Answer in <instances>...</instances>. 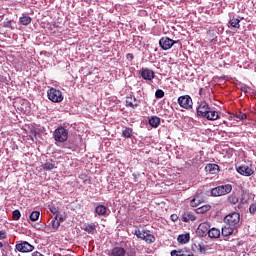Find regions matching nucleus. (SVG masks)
<instances>
[{
	"label": "nucleus",
	"mask_w": 256,
	"mask_h": 256,
	"mask_svg": "<svg viewBox=\"0 0 256 256\" xmlns=\"http://www.w3.org/2000/svg\"><path fill=\"white\" fill-rule=\"evenodd\" d=\"M224 223L229 225V227H233L237 229L241 223V214L239 212H233L224 217Z\"/></svg>",
	"instance_id": "obj_1"
},
{
	"label": "nucleus",
	"mask_w": 256,
	"mask_h": 256,
	"mask_svg": "<svg viewBox=\"0 0 256 256\" xmlns=\"http://www.w3.org/2000/svg\"><path fill=\"white\" fill-rule=\"evenodd\" d=\"M233 191V186L231 184L221 185L211 189L212 197H222V195H229Z\"/></svg>",
	"instance_id": "obj_2"
},
{
	"label": "nucleus",
	"mask_w": 256,
	"mask_h": 256,
	"mask_svg": "<svg viewBox=\"0 0 256 256\" xmlns=\"http://www.w3.org/2000/svg\"><path fill=\"white\" fill-rule=\"evenodd\" d=\"M53 138L58 143H65V141H67V139H69V130L65 129L64 127H58L53 132Z\"/></svg>",
	"instance_id": "obj_3"
},
{
	"label": "nucleus",
	"mask_w": 256,
	"mask_h": 256,
	"mask_svg": "<svg viewBox=\"0 0 256 256\" xmlns=\"http://www.w3.org/2000/svg\"><path fill=\"white\" fill-rule=\"evenodd\" d=\"M48 99L52 101V103H61L63 101V93L61 90H57L55 88H50L47 91Z\"/></svg>",
	"instance_id": "obj_4"
},
{
	"label": "nucleus",
	"mask_w": 256,
	"mask_h": 256,
	"mask_svg": "<svg viewBox=\"0 0 256 256\" xmlns=\"http://www.w3.org/2000/svg\"><path fill=\"white\" fill-rule=\"evenodd\" d=\"M178 105L182 107V109H193V99L189 95H183L178 97Z\"/></svg>",
	"instance_id": "obj_5"
},
{
	"label": "nucleus",
	"mask_w": 256,
	"mask_h": 256,
	"mask_svg": "<svg viewBox=\"0 0 256 256\" xmlns=\"http://www.w3.org/2000/svg\"><path fill=\"white\" fill-rule=\"evenodd\" d=\"M178 41H175L169 37H162L159 41L160 47L163 49V51H169L171 47H173Z\"/></svg>",
	"instance_id": "obj_6"
},
{
	"label": "nucleus",
	"mask_w": 256,
	"mask_h": 256,
	"mask_svg": "<svg viewBox=\"0 0 256 256\" xmlns=\"http://www.w3.org/2000/svg\"><path fill=\"white\" fill-rule=\"evenodd\" d=\"M16 249L19 251V253H31L35 250V246L31 245L27 241H24L16 244Z\"/></svg>",
	"instance_id": "obj_7"
},
{
	"label": "nucleus",
	"mask_w": 256,
	"mask_h": 256,
	"mask_svg": "<svg viewBox=\"0 0 256 256\" xmlns=\"http://www.w3.org/2000/svg\"><path fill=\"white\" fill-rule=\"evenodd\" d=\"M211 107H209V104L205 101L200 102L199 106L197 107V116L198 117H207V114L209 113V110Z\"/></svg>",
	"instance_id": "obj_8"
},
{
	"label": "nucleus",
	"mask_w": 256,
	"mask_h": 256,
	"mask_svg": "<svg viewBox=\"0 0 256 256\" xmlns=\"http://www.w3.org/2000/svg\"><path fill=\"white\" fill-rule=\"evenodd\" d=\"M138 75L141 76L145 81H151L155 79V71L149 68H141Z\"/></svg>",
	"instance_id": "obj_9"
},
{
	"label": "nucleus",
	"mask_w": 256,
	"mask_h": 256,
	"mask_svg": "<svg viewBox=\"0 0 256 256\" xmlns=\"http://www.w3.org/2000/svg\"><path fill=\"white\" fill-rule=\"evenodd\" d=\"M126 107H130V109H137L141 105V100L135 98V96H127L126 100Z\"/></svg>",
	"instance_id": "obj_10"
},
{
	"label": "nucleus",
	"mask_w": 256,
	"mask_h": 256,
	"mask_svg": "<svg viewBox=\"0 0 256 256\" xmlns=\"http://www.w3.org/2000/svg\"><path fill=\"white\" fill-rule=\"evenodd\" d=\"M201 203H205V196L203 195V192H197L194 195V199L190 200V206L199 207Z\"/></svg>",
	"instance_id": "obj_11"
},
{
	"label": "nucleus",
	"mask_w": 256,
	"mask_h": 256,
	"mask_svg": "<svg viewBox=\"0 0 256 256\" xmlns=\"http://www.w3.org/2000/svg\"><path fill=\"white\" fill-rule=\"evenodd\" d=\"M237 173L240 175H243L244 177H251L253 175L254 171L247 165H241L236 169Z\"/></svg>",
	"instance_id": "obj_12"
},
{
	"label": "nucleus",
	"mask_w": 256,
	"mask_h": 256,
	"mask_svg": "<svg viewBox=\"0 0 256 256\" xmlns=\"http://www.w3.org/2000/svg\"><path fill=\"white\" fill-rule=\"evenodd\" d=\"M171 256H195V254H193L190 249L182 248L178 250H172Z\"/></svg>",
	"instance_id": "obj_13"
},
{
	"label": "nucleus",
	"mask_w": 256,
	"mask_h": 256,
	"mask_svg": "<svg viewBox=\"0 0 256 256\" xmlns=\"http://www.w3.org/2000/svg\"><path fill=\"white\" fill-rule=\"evenodd\" d=\"M127 255V250L125 248L116 246L111 249L110 256H125Z\"/></svg>",
	"instance_id": "obj_14"
},
{
	"label": "nucleus",
	"mask_w": 256,
	"mask_h": 256,
	"mask_svg": "<svg viewBox=\"0 0 256 256\" xmlns=\"http://www.w3.org/2000/svg\"><path fill=\"white\" fill-rule=\"evenodd\" d=\"M197 218L193 212L186 211L182 214V221L184 223H189V221H195Z\"/></svg>",
	"instance_id": "obj_15"
},
{
	"label": "nucleus",
	"mask_w": 256,
	"mask_h": 256,
	"mask_svg": "<svg viewBox=\"0 0 256 256\" xmlns=\"http://www.w3.org/2000/svg\"><path fill=\"white\" fill-rule=\"evenodd\" d=\"M210 229H211V226H209V223L207 222L201 223L198 226V232L202 233V235H209Z\"/></svg>",
	"instance_id": "obj_16"
},
{
	"label": "nucleus",
	"mask_w": 256,
	"mask_h": 256,
	"mask_svg": "<svg viewBox=\"0 0 256 256\" xmlns=\"http://www.w3.org/2000/svg\"><path fill=\"white\" fill-rule=\"evenodd\" d=\"M83 230L86 231L89 235H95V231H97V226L94 223L84 224Z\"/></svg>",
	"instance_id": "obj_17"
},
{
	"label": "nucleus",
	"mask_w": 256,
	"mask_h": 256,
	"mask_svg": "<svg viewBox=\"0 0 256 256\" xmlns=\"http://www.w3.org/2000/svg\"><path fill=\"white\" fill-rule=\"evenodd\" d=\"M204 119H207L208 121H217V119H219V112L211 110L210 108V110H208V114Z\"/></svg>",
	"instance_id": "obj_18"
},
{
	"label": "nucleus",
	"mask_w": 256,
	"mask_h": 256,
	"mask_svg": "<svg viewBox=\"0 0 256 256\" xmlns=\"http://www.w3.org/2000/svg\"><path fill=\"white\" fill-rule=\"evenodd\" d=\"M148 123L150 126L154 127V129H157L161 125V118L157 116H151L148 120Z\"/></svg>",
	"instance_id": "obj_19"
},
{
	"label": "nucleus",
	"mask_w": 256,
	"mask_h": 256,
	"mask_svg": "<svg viewBox=\"0 0 256 256\" xmlns=\"http://www.w3.org/2000/svg\"><path fill=\"white\" fill-rule=\"evenodd\" d=\"M205 170L208 171L211 175H217L219 173V165L217 164H208L205 167Z\"/></svg>",
	"instance_id": "obj_20"
},
{
	"label": "nucleus",
	"mask_w": 256,
	"mask_h": 256,
	"mask_svg": "<svg viewBox=\"0 0 256 256\" xmlns=\"http://www.w3.org/2000/svg\"><path fill=\"white\" fill-rule=\"evenodd\" d=\"M61 223H63V217H61L60 215H56L55 218L52 220V229H55V231H57V229L61 227Z\"/></svg>",
	"instance_id": "obj_21"
},
{
	"label": "nucleus",
	"mask_w": 256,
	"mask_h": 256,
	"mask_svg": "<svg viewBox=\"0 0 256 256\" xmlns=\"http://www.w3.org/2000/svg\"><path fill=\"white\" fill-rule=\"evenodd\" d=\"M178 243H181L182 245H185L191 241V235L189 233L181 234L177 238Z\"/></svg>",
	"instance_id": "obj_22"
},
{
	"label": "nucleus",
	"mask_w": 256,
	"mask_h": 256,
	"mask_svg": "<svg viewBox=\"0 0 256 256\" xmlns=\"http://www.w3.org/2000/svg\"><path fill=\"white\" fill-rule=\"evenodd\" d=\"M208 236L210 239H219V237H221V230L217 228H210Z\"/></svg>",
	"instance_id": "obj_23"
},
{
	"label": "nucleus",
	"mask_w": 256,
	"mask_h": 256,
	"mask_svg": "<svg viewBox=\"0 0 256 256\" xmlns=\"http://www.w3.org/2000/svg\"><path fill=\"white\" fill-rule=\"evenodd\" d=\"M231 119H237V121H245L247 119V114L238 111L236 113L230 114Z\"/></svg>",
	"instance_id": "obj_24"
},
{
	"label": "nucleus",
	"mask_w": 256,
	"mask_h": 256,
	"mask_svg": "<svg viewBox=\"0 0 256 256\" xmlns=\"http://www.w3.org/2000/svg\"><path fill=\"white\" fill-rule=\"evenodd\" d=\"M41 167L44 171H53L55 169V162L53 160H47Z\"/></svg>",
	"instance_id": "obj_25"
},
{
	"label": "nucleus",
	"mask_w": 256,
	"mask_h": 256,
	"mask_svg": "<svg viewBox=\"0 0 256 256\" xmlns=\"http://www.w3.org/2000/svg\"><path fill=\"white\" fill-rule=\"evenodd\" d=\"M241 19L239 17H235L233 16L232 18H230L229 21V25H231V27H234V29H239V27H241Z\"/></svg>",
	"instance_id": "obj_26"
},
{
	"label": "nucleus",
	"mask_w": 256,
	"mask_h": 256,
	"mask_svg": "<svg viewBox=\"0 0 256 256\" xmlns=\"http://www.w3.org/2000/svg\"><path fill=\"white\" fill-rule=\"evenodd\" d=\"M95 213H97V215H101L102 217H105V215H107V207L105 205H98L95 208Z\"/></svg>",
	"instance_id": "obj_27"
},
{
	"label": "nucleus",
	"mask_w": 256,
	"mask_h": 256,
	"mask_svg": "<svg viewBox=\"0 0 256 256\" xmlns=\"http://www.w3.org/2000/svg\"><path fill=\"white\" fill-rule=\"evenodd\" d=\"M207 211H211V205L209 204H205L196 209V213H198V215H203L204 213H207Z\"/></svg>",
	"instance_id": "obj_28"
},
{
	"label": "nucleus",
	"mask_w": 256,
	"mask_h": 256,
	"mask_svg": "<svg viewBox=\"0 0 256 256\" xmlns=\"http://www.w3.org/2000/svg\"><path fill=\"white\" fill-rule=\"evenodd\" d=\"M233 227H224L222 228L221 235L222 237H229L230 235H233Z\"/></svg>",
	"instance_id": "obj_29"
},
{
	"label": "nucleus",
	"mask_w": 256,
	"mask_h": 256,
	"mask_svg": "<svg viewBox=\"0 0 256 256\" xmlns=\"http://www.w3.org/2000/svg\"><path fill=\"white\" fill-rule=\"evenodd\" d=\"M122 136L125 137V139H131V137L133 136V128H125L122 131Z\"/></svg>",
	"instance_id": "obj_30"
},
{
	"label": "nucleus",
	"mask_w": 256,
	"mask_h": 256,
	"mask_svg": "<svg viewBox=\"0 0 256 256\" xmlns=\"http://www.w3.org/2000/svg\"><path fill=\"white\" fill-rule=\"evenodd\" d=\"M19 21H20L21 25L27 26V25H31L32 19L29 16H22L19 18Z\"/></svg>",
	"instance_id": "obj_31"
},
{
	"label": "nucleus",
	"mask_w": 256,
	"mask_h": 256,
	"mask_svg": "<svg viewBox=\"0 0 256 256\" xmlns=\"http://www.w3.org/2000/svg\"><path fill=\"white\" fill-rule=\"evenodd\" d=\"M228 202H230L231 205H237L239 203V197H237L236 194H231L228 196Z\"/></svg>",
	"instance_id": "obj_32"
},
{
	"label": "nucleus",
	"mask_w": 256,
	"mask_h": 256,
	"mask_svg": "<svg viewBox=\"0 0 256 256\" xmlns=\"http://www.w3.org/2000/svg\"><path fill=\"white\" fill-rule=\"evenodd\" d=\"M41 215V213L39 211H33L30 214V221H39V216Z\"/></svg>",
	"instance_id": "obj_33"
},
{
	"label": "nucleus",
	"mask_w": 256,
	"mask_h": 256,
	"mask_svg": "<svg viewBox=\"0 0 256 256\" xmlns=\"http://www.w3.org/2000/svg\"><path fill=\"white\" fill-rule=\"evenodd\" d=\"M144 241L149 244L155 243V236L153 234H145Z\"/></svg>",
	"instance_id": "obj_34"
},
{
	"label": "nucleus",
	"mask_w": 256,
	"mask_h": 256,
	"mask_svg": "<svg viewBox=\"0 0 256 256\" xmlns=\"http://www.w3.org/2000/svg\"><path fill=\"white\" fill-rule=\"evenodd\" d=\"M12 219H13V221H19V219H21V211H19V210H14L13 212H12Z\"/></svg>",
	"instance_id": "obj_35"
},
{
	"label": "nucleus",
	"mask_w": 256,
	"mask_h": 256,
	"mask_svg": "<svg viewBox=\"0 0 256 256\" xmlns=\"http://www.w3.org/2000/svg\"><path fill=\"white\" fill-rule=\"evenodd\" d=\"M249 201V194L247 192H243L240 198V202L242 205H245Z\"/></svg>",
	"instance_id": "obj_36"
},
{
	"label": "nucleus",
	"mask_w": 256,
	"mask_h": 256,
	"mask_svg": "<svg viewBox=\"0 0 256 256\" xmlns=\"http://www.w3.org/2000/svg\"><path fill=\"white\" fill-rule=\"evenodd\" d=\"M134 235H136V237H137L138 239H142V241H144L146 234H145V232H144V233L141 232L140 229H136V230L134 231Z\"/></svg>",
	"instance_id": "obj_37"
},
{
	"label": "nucleus",
	"mask_w": 256,
	"mask_h": 256,
	"mask_svg": "<svg viewBox=\"0 0 256 256\" xmlns=\"http://www.w3.org/2000/svg\"><path fill=\"white\" fill-rule=\"evenodd\" d=\"M156 99H163L165 97V92L161 89L156 90L155 92Z\"/></svg>",
	"instance_id": "obj_38"
},
{
	"label": "nucleus",
	"mask_w": 256,
	"mask_h": 256,
	"mask_svg": "<svg viewBox=\"0 0 256 256\" xmlns=\"http://www.w3.org/2000/svg\"><path fill=\"white\" fill-rule=\"evenodd\" d=\"M249 212L251 213V215H255V213H256V203H252L250 205Z\"/></svg>",
	"instance_id": "obj_39"
},
{
	"label": "nucleus",
	"mask_w": 256,
	"mask_h": 256,
	"mask_svg": "<svg viewBox=\"0 0 256 256\" xmlns=\"http://www.w3.org/2000/svg\"><path fill=\"white\" fill-rule=\"evenodd\" d=\"M50 213L57 216V215H59V209H57L56 207H51Z\"/></svg>",
	"instance_id": "obj_40"
},
{
	"label": "nucleus",
	"mask_w": 256,
	"mask_h": 256,
	"mask_svg": "<svg viewBox=\"0 0 256 256\" xmlns=\"http://www.w3.org/2000/svg\"><path fill=\"white\" fill-rule=\"evenodd\" d=\"M7 239V232L0 230V240Z\"/></svg>",
	"instance_id": "obj_41"
},
{
	"label": "nucleus",
	"mask_w": 256,
	"mask_h": 256,
	"mask_svg": "<svg viewBox=\"0 0 256 256\" xmlns=\"http://www.w3.org/2000/svg\"><path fill=\"white\" fill-rule=\"evenodd\" d=\"M126 59H128V61H133V59H134L133 54L132 53L126 54Z\"/></svg>",
	"instance_id": "obj_42"
},
{
	"label": "nucleus",
	"mask_w": 256,
	"mask_h": 256,
	"mask_svg": "<svg viewBox=\"0 0 256 256\" xmlns=\"http://www.w3.org/2000/svg\"><path fill=\"white\" fill-rule=\"evenodd\" d=\"M199 95H200V97H203L205 95V89L204 88L199 89Z\"/></svg>",
	"instance_id": "obj_43"
},
{
	"label": "nucleus",
	"mask_w": 256,
	"mask_h": 256,
	"mask_svg": "<svg viewBox=\"0 0 256 256\" xmlns=\"http://www.w3.org/2000/svg\"><path fill=\"white\" fill-rule=\"evenodd\" d=\"M198 251L199 253H203V251H205V248H203V246H201V244H198Z\"/></svg>",
	"instance_id": "obj_44"
},
{
	"label": "nucleus",
	"mask_w": 256,
	"mask_h": 256,
	"mask_svg": "<svg viewBox=\"0 0 256 256\" xmlns=\"http://www.w3.org/2000/svg\"><path fill=\"white\" fill-rule=\"evenodd\" d=\"M171 219H172V221H177V219H179V217H177V215H171Z\"/></svg>",
	"instance_id": "obj_45"
},
{
	"label": "nucleus",
	"mask_w": 256,
	"mask_h": 256,
	"mask_svg": "<svg viewBox=\"0 0 256 256\" xmlns=\"http://www.w3.org/2000/svg\"><path fill=\"white\" fill-rule=\"evenodd\" d=\"M32 256H44L43 254H41L40 252H34L33 254H32Z\"/></svg>",
	"instance_id": "obj_46"
},
{
	"label": "nucleus",
	"mask_w": 256,
	"mask_h": 256,
	"mask_svg": "<svg viewBox=\"0 0 256 256\" xmlns=\"http://www.w3.org/2000/svg\"><path fill=\"white\" fill-rule=\"evenodd\" d=\"M195 247H197V244H194V245L192 246L193 251H195Z\"/></svg>",
	"instance_id": "obj_47"
},
{
	"label": "nucleus",
	"mask_w": 256,
	"mask_h": 256,
	"mask_svg": "<svg viewBox=\"0 0 256 256\" xmlns=\"http://www.w3.org/2000/svg\"><path fill=\"white\" fill-rule=\"evenodd\" d=\"M1 247H3V242H0V249H1Z\"/></svg>",
	"instance_id": "obj_48"
},
{
	"label": "nucleus",
	"mask_w": 256,
	"mask_h": 256,
	"mask_svg": "<svg viewBox=\"0 0 256 256\" xmlns=\"http://www.w3.org/2000/svg\"><path fill=\"white\" fill-rule=\"evenodd\" d=\"M9 25H11V22H8V24L6 25V27H9Z\"/></svg>",
	"instance_id": "obj_49"
},
{
	"label": "nucleus",
	"mask_w": 256,
	"mask_h": 256,
	"mask_svg": "<svg viewBox=\"0 0 256 256\" xmlns=\"http://www.w3.org/2000/svg\"><path fill=\"white\" fill-rule=\"evenodd\" d=\"M80 179H83V175L80 176Z\"/></svg>",
	"instance_id": "obj_50"
},
{
	"label": "nucleus",
	"mask_w": 256,
	"mask_h": 256,
	"mask_svg": "<svg viewBox=\"0 0 256 256\" xmlns=\"http://www.w3.org/2000/svg\"><path fill=\"white\" fill-rule=\"evenodd\" d=\"M83 183H87V180H84Z\"/></svg>",
	"instance_id": "obj_51"
}]
</instances>
